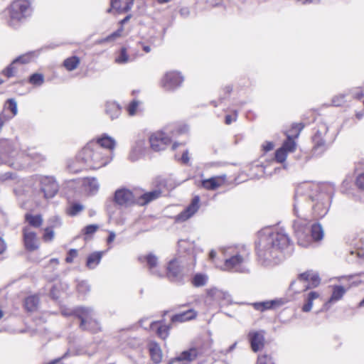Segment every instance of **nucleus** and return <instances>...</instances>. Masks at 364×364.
<instances>
[{
    "mask_svg": "<svg viewBox=\"0 0 364 364\" xmlns=\"http://www.w3.org/2000/svg\"><path fill=\"white\" fill-rule=\"evenodd\" d=\"M319 296L320 294L317 291H310L308 293L305 298V304L302 307V311L304 312L310 311L313 306V301L318 299Z\"/></svg>",
    "mask_w": 364,
    "mask_h": 364,
    "instance_id": "2f4dec72",
    "label": "nucleus"
},
{
    "mask_svg": "<svg viewBox=\"0 0 364 364\" xmlns=\"http://www.w3.org/2000/svg\"><path fill=\"white\" fill-rule=\"evenodd\" d=\"M161 195V191L159 189L153 191L145 193L141 196H138L136 203L140 205H144L151 201L157 199Z\"/></svg>",
    "mask_w": 364,
    "mask_h": 364,
    "instance_id": "393cba45",
    "label": "nucleus"
},
{
    "mask_svg": "<svg viewBox=\"0 0 364 364\" xmlns=\"http://www.w3.org/2000/svg\"><path fill=\"white\" fill-rule=\"evenodd\" d=\"M83 210V206L79 203L73 204L68 210V213L70 215L74 216L78 214Z\"/></svg>",
    "mask_w": 364,
    "mask_h": 364,
    "instance_id": "49530a36",
    "label": "nucleus"
},
{
    "mask_svg": "<svg viewBox=\"0 0 364 364\" xmlns=\"http://www.w3.org/2000/svg\"><path fill=\"white\" fill-rule=\"evenodd\" d=\"M105 112L112 119H114L120 115L121 107L114 102H107L106 103Z\"/></svg>",
    "mask_w": 364,
    "mask_h": 364,
    "instance_id": "c756f323",
    "label": "nucleus"
},
{
    "mask_svg": "<svg viewBox=\"0 0 364 364\" xmlns=\"http://www.w3.org/2000/svg\"><path fill=\"white\" fill-rule=\"evenodd\" d=\"M258 364H274L272 358L267 355H259L257 358Z\"/></svg>",
    "mask_w": 364,
    "mask_h": 364,
    "instance_id": "8fccbe9b",
    "label": "nucleus"
},
{
    "mask_svg": "<svg viewBox=\"0 0 364 364\" xmlns=\"http://www.w3.org/2000/svg\"><path fill=\"white\" fill-rule=\"evenodd\" d=\"M166 276L171 281H177L181 278V268L176 259L169 262Z\"/></svg>",
    "mask_w": 364,
    "mask_h": 364,
    "instance_id": "5701e85b",
    "label": "nucleus"
},
{
    "mask_svg": "<svg viewBox=\"0 0 364 364\" xmlns=\"http://www.w3.org/2000/svg\"><path fill=\"white\" fill-rule=\"evenodd\" d=\"M14 178V174L11 173H6L1 176V180L6 181L9 179H13Z\"/></svg>",
    "mask_w": 364,
    "mask_h": 364,
    "instance_id": "052dcab7",
    "label": "nucleus"
},
{
    "mask_svg": "<svg viewBox=\"0 0 364 364\" xmlns=\"http://www.w3.org/2000/svg\"><path fill=\"white\" fill-rule=\"evenodd\" d=\"M41 190L46 198H51L57 193L58 185L53 178L43 176L41 179Z\"/></svg>",
    "mask_w": 364,
    "mask_h": 364,
    "instance_id": "ddd939ff",
    "label": "nucleus"
},
{
    "mask_svg": "<svg viewBox=\"0 0 364 364\" xmlns=\"http://www.w3.org/2000/svg\"><path fill=\"white\" fill-rule=\"evenodd\" d=\"M334 187L331 183L315 184L304 183L299 185L295 192L294 211L297 218L304 216V209L306 203L314 200V193L319 192L316 203L312 209L315 217L322 218L328 211L330 200Z\"/></svg>",
    "mask_w": 364,
    "mask_h": 364,
    "instance_id": "f03ea898",
    "label": "nucleus"
},
{
    "mask_svg": "<svg viewBox=\"0 0 364 364\" xmlns=\"http://www.w3.org/2000/svg\"><path fill=\"white\" fill-rule=\"evenodd\" d=\"M346 291L347 288H344L341 285L332 286V294L328 301L325 304V306L329 308L331 304L341 300Z\"/></svg>",
    "mask_w": 364,
    "mask_h": 364,
    "instance_id": "b1692460",
    "label": "nucleus"
},
{
    "mask_svg": "<svg viewBox=\"0 0 364 364\" xmlns=\"http://www.w3.org/2000/svg\"><path fill=\"white\" fill-rule=\"evenodd\" d=\"M73 314L80 320V327L81 329L92 333H97L101 330L100 323L97 320L92 319L94 314L92 309L83 306L77 307Z\"/></svg>",
    "mask_w": 364,
    "mask_h": 364,
    "instance_id": "1a4fd4ad",
    "label": "nucleus"
},
{
    "mask_svg": "<svg viewBox=\"0 0 364 364\" xmlns=\"http://www.w3.org/2000/svg\"><path fill=\"white\" fill-rule=\"evenodd\" d=\"M202 353L203 350L200 348L193 347L187 350L183 351L178 356L185 364H189L192 361L195 360L198 356Z\"/></svg>",
    "mask_w": 364,
    "mask_h": 364,
    "instance_id": "4be33fe9",
    "label": "nucleus"
},
{
    "mask_svg": "<svg viewBox=\"0 0 364 364\" xmlns=\"http://www.w3.org/2000/svg\"><path fill=\"white\" fill-rule=\"evenodd\" d=\"M16 64L17 63L14 60L13 62L3 71V74L7 77L14 76L16 71Z\"/></svg>",
    "mask_w": 364,
    "mask_h": 364,
    "instance_id": "37998d69",
    "label": "nucleus"
},
{
    "mask_svg": "<svg viewBox=\"0 0 364 364\" xmlns=\"http://www.w3.org/2000/svg\"><path fill=\"white\" fill-rule=\"evenodd\" d=\"M237 112L235 111V113H234V116H231V115H227L225 117V123L227 124H231L232 122H235L236 121V119H237Z\"/></svg>",
    "mask_w": 364,
    "mask_h": 364,
    "instance_id": "4d7b16f0",
    "label": "nucleus"
},
{
    "mask_svg": "<svg viewBox=\"0 0 364 364\" xmlns=\"http://www.w3.org/2000/svg\"><path fill=\"white\" fill-rule=\"evenodd\" d=\"M168 364H185L182 360L180 359L179 356H177L176 358L172 359Z\"/></svg>",
    "mask_w": 364,
    "mask_h": 364,
    "instance_id": "680f3d73",
    "label": "nucleus"
},
{
    "mask_svg": "<svg viewBox=\"0 0 364 364\" xmlns=\"http://www.w3.org/2000/svg\"><path fill=\"white\" fill-rule=\"evenodd\" d=\"M354 97L358 99H360L363 96V92L362 90H358L354 92Z\"/></svg>",
    "mask_w": 364,
    "mask_h": 364,
    "instance_id": "0e129e2a",
    "label": "nucleus"
},
{
    "mask_svg": "<svg viewBox=\"0 0 364 364\" xmlns=\"http://www.w3.org/2000/svg\"><path fill=\"white\" fill-rule=\"evenodd\" d=\"M131 16V15H127L124 19H122L119 22L120 26H123V25L130 19Z\"/></svg>",
    "mask_w": 364,
    "mask_h": 364,
    "instance_id": "774afa93",
    "label": "nucleus"
},
{
    "mask_svg": "<svg viewBox=\"0 0 364 364\" xmlns=\"http://www.w3.org/2000/svg\"><path fill=\"white\" fill-rule=\"evenodd\" d=\"M200 198L196 196L193 198L191 204L180 214L176 216L178 222H183L192 217L199 208Z\"/></svg>",
    "mask_w": 364,
    "mask_h": 364,
    "instance_id": "dca6fc26",
    "label": "nucleus"
},
{
    "mask_svg": "<svg viewBox=\"0 0 364 364\" xmlns=\"http://www.w3.org/2000/svg\"><path fill=\"white\" fill-rule=\"evenodd\" d=\"M102 254V252H94L89 255L87 259V267L90 269H93L97 267L100 262Z\"/></svg>",
    "mask_w": 364,
    "mask_h": 364,
    "instance_id": "c9c22d12",
    "label": "nucleus"
},
{
    "mask_svg": "<svg viewBox=\"0 0 364 364\" xmlns=\"http://www.w3.org/2000/svg\"><path fill=\"white\" fill-rule=\"evenodd\" d=\"M77 256V251L75 249H71L68 253V256L65 258L67 263H72L73 259Z\"/></svg>",
    "mask_w": 364,
    "mask_h": 364,
    "instance_id": "5fc2aeb1",
    "label": "nucleus"
},
{
    "mask_svg": "<svg viewBox=\"0 0 364 364\" xmlns=\"http://www.w3.org/2000/svg\"><path fill=\"white\" fill-rule=\"evenodd\" d=\"M90 142L100 145L106 152L109 151L112 158L113 157V151L116 146V141L112 137L105 134L100 138H98L96 141Z\"/></svg>",
    "mask_w": 364,
    "mask_h": 364,
    "instance_id": "412c9836",
    "label": "nucleus"
},
{
    "mask_svg": "<svg viewBox=\"0 0 364 364\" xmlns=\"http://www.w3.org/2000/svg\"><path fill=\"white\" fill-rule=\"evenodd\" d=\"M178 248L181 252H188L189 254L195 253V244L188 240H181L178 242Z\"/></svg>",
    "mask_w": 364,
    "mask_h": 364,
    "instance_id": "473e14b6",
    "label": "nucleus"
},
{
    "mask_svg": "<svg viewBox=\"0 0 364 364\" xmlns=\"http://www.w3.org/2000/svg\"><path fill=\"white\" fill-rule=\"evenodd\" d=\"M99 228L97 225H89L83 229V232L86 235H93Z\"/></svg>",
    "mask_w": 364,
    "mask_h": 364,
    "instance_id": "09e8293b",
    "label": "nucleus"
},
{
    "mask_svg": "<svg viewBox=\"0 0 364 364\" xmlns=\"http://www.w3.org/2000/svg\"><path fill=\"white\" fill-rule=\"evenodd\" d=\"M10 23L14 25L21 22L32 14L30 0H14L9 7Z\"/></svg>",
    "mask_w": 364,
    "mask_h": 364,
    "instance_id": "6e6552de",
    "label": "nucleus"
},
{
    "mask_svg": "<svg viewBox=\"0 0 364 364\" xmlns=\"http://www.w3.org/2000/svg\"><path fill=\"white\" fill-rule=\"evenodd\" d=\"M226 181V176H213L208 179L202 181V186L210 191H214L221 186H223Z\"/></svg>",
    "mask_w": 364,
    "mask_h": 364,
    "instance_id": "6ab92c4d",
    "label": "nucleus"
},
{
    "mask_svg": "<svg viewBox=\"0 0 364 364\" xmlns=\"http://www.w3.org/2000/svg\"><path fill=\"white\" fill-rule=\"evenodd\" d=\"M298 279L300 281L307 282L309 283V285L306 287V289L316 287L321 282L318 273L312 270H309L300 274Z\"/></svg>",
    "mask_w": 364,
    "mask_h": 364,
    "instance_id": "a211bd4d",
    "label": "nucleus"
},
{
    "mask_svg": "<svg viewBox=\"0 0 364 364\" xmlns=\"http://www.w3.org/2000/svg\"><path fill=\"white\" fill-rule=\"evenodd\" d=\"M54 237V232L53 230L50 228H47L45 229V232L43 235V240L46 242H50L51 241Z\"/></svg>",
    "mask_w": 364,
    "mask_h": 364,
    "instance_id": "864d4df0",
    "label": "nucleus"
},
{
    "mask_svg": "<svg viewBox=\"0 0 364 364\" xmlns=\"http://www.w3.org/2000/svg\"><path fill=\"white\" fill-rule=\"evenodd\" d=\"M225 257H229L225 259L222 269L238 272H247L249 269L247 266V255L242 252H235L234 249L228 247L223 250Z\"/></svg>",
    "mask_w": 364,
    "mask_h": 364,
    "instance_id": "423d86ee",
    "label": "nucleus"
},
{
    "mask_svg": "<svg viewBox=\"0 0 364 364\" xmlns=\"http://www.w3.org/2000/svg\"><path fill=\"white\" fill-rule=\"evenodd\" d=\"M23 242L26 250L33 251L38 248L36 234L29 227L23 229Z\"/></svg>",
    "mask_w": 364,
    "mask_h": 364,
    "instance_id": "4468645a",
    "label": "nucleus"
},
{
    "mask_svg": "<svg viewBox=\"0 0 364 364\" xmlns=\"http://www.w3.org/2000/svg\"><path fill=\"white\" fill-rule=\"evenodd\" d=\"M133 3L134 0H112L111 7L107 11L114 10L118 14L125 13L132 9Z\"/></svg>",
    "mask_w": 364,
    "mask_h": 364,
    "instance_id": "aec40b11",
    "label": "nucleus"
},
{
    "mask_svg": "<svg viewBox=\"0 0 364 364\" xmlns=\"http://www.w3.org/2000/svg\"><path fill=\"white\" fill-rule=\"evenodd\" d=\"M207 277L205 274H197L194 276L192 279V284L195 287H202L206 284Z\"/></svg>",
    "mask_w": 364,
    "mask_h": 364,
    "instance_id": "a19ab883",
    "label": "nucleus"
},
{
    "mask_svg": "<svg viewBox=\"0 0 364 364\" xmlns=\"http://www.w3.org/2000/svg\"><path fill=\"white\" fill-rule=\"evenodd\" d=\"M313 142L314 144V149L315 151L321 153L324 151L326 143L323 137L321 132H317L313 136Z\"/></svg>",
    "mask_w": 364,
    "mask_h": 364,
    "instance_id": "7c9ffc66",
    "label": "nucleus"
},
{
    "mask_svg": "<svg viewBox=\"0 0 364 364\" xmlns=\"http://www.w3.org/2000/svg\"><path fill=\"white\" fill-rule=\"evenodd\" d=\"M138 195L131 191L122 188L116 191L114 195L115 202L120 205L128 206L136 203Z\"/></svg>",
    "mask_w": 364,
    "mask_h": 364,
    "instance_id": "f8f14e48",
    "label": "nucleus"
},
{
    "mask_svg": "<svg viewBox=\"0 0 364 364\" xmlns=\"http://www.w3.org/2000/svg\"><path fill=\"white\" fill-rule=\"evenodd\" d=\"M141 154V149L135 147L132 150V151L129 154V159L132 161H136L139 158Z\"/></svg>",
    "mask_w": 364,
    "mask_h": 364,
    "instance_id": "3c124183",
    "label": "nucleus"
},
{
    "mask_svg": "<svg viewBox=\"0 0 364 364\" xmlns=\"http://www.w3.org/2000/svg\"><path fill=\"white\" fill-rule=\"evenodd\" d=\"M139 259L141 262H146L151 274L162 277V274L158 270V258L156 255L150 253L145 256H140Z\"/></svg>",
    "mask_w": 364,
    "mask_h": 364,
    "instance_id": "f3484780",
    "label": "nucleus"
},
{
    "mask_svg": "<svg viewBox=\"0 0 364 364\" xmlns=\"http://www.w3.org/2000/svg\"><path fill=\"white\" fill-rule=\"evenodd\" d=\"M263 149L265 151H271L274 148V144L272 142H270V141H266L263 146Z\"/></svg>",
    "mask_w": 364,
    "mask_h": 364,
    "instance_id": "13d9d810",
    "label": "nucleus"
},
{
    "mask_svg": "<svg viewBox=\"0 0 364 364\" xmlns=\"http://www.w3.org/2000/svg\"><path fill=\"white\" fill-rule=\"evenodd\" d=\"M124 31L123 26H120L119 29H117L116 31L113 32L106 38L102 39L100 41V43H105V42H109V41H114L116 39L120 38L122 36V33Z\"/></svg>",
    "mask_w": 364,
    "mask_h": 364,
    "instance_id": "ea45409f",
    "label": "nucleus"
},
{
    "mask_svg": "<svg viewBox=\"0 0 364 364\" xmlns=\"http://www.w3.org/2000/svg\"><path fill=\"white\" fill-rule=\"evenodd\" d=\"M181 160L185 164H187L189 162V156H188V150H186L185 151H183L182 156L181 158Z\"/></svg>",
    "mask_w": 364,
    "mask_h": 364,
    "instance_id": "bf43d9fd",
    "label": "nucleus"
},
{
    "mask_svg": "<svg viewBox=\"0 0 364 364\" xmlns=\"http://www.w3.org/2000/svg\"><path fill=\"white\" fill-rule=\"evenodd\" d=\"M275 301H264L261 303H256L254 304L255 307L257 310L264 311L266 309H271L273 305L275 304Z\"/></svg>",
    "mask_w": 364,
    "mask_h": 364,
    "instance_id": "a18cd8bd",
    "label": "nucleus"
},
{
    "mask_svg": "<svg viewBox=\"0 0 364 364\" xmlns=\"http://www.w3.org/2000/svg\"><path fill=\"white\" fill-rule=\"evenodd\" d=\"M248 338L254 352H257L263 348L264 346V332L263 331H250Z\"/></svg>",
    "mask_w": 364,
    "mask_h": 364,
    "instance_id": "2eb2a0df",
    "label": "nucleus"
},
{
    "mask_svg": "<svg viewBox=\"0 0 364 364\" xmlns=\"http://www.w3.org/2000/svg\"><path fill=\"white\" fill-rule=\"evenodd\" d=\"M80 64V58L77 56H73L65 59L63 62V65L65 68L69 70L72 71L77 68Z\"/></svg>",
    "mask_w": 364,
    "mask_h": 364,
    "instance_id": "4c0bfd02",
    "label": "nucleus"
},
{
    "mask_svg": "<svg viewBox=\"0 0 364 364\" xmlns=\"http://www.w3.org/2000/svg\"><path fill=\"white\" fill-rule=\"evenodd\" d=\"M148 348L151 360L155 364L161 363L163 354L160 346L156 342L151 341L149 343Z\"/></svg>",
    "mask_w": 364,
    "mask_h": 364,
    "instance_id": "a878e982",
    "label": "nucleus"
},
{
    "mask_svg": "<svg viewBox=\"0 0 364 364\" xmlns=\"http://www.w3.org/2000/svg\"><path fill=\"white\" fill-rule=\"evenodd\" d=\"M361 283V281L360 280H358V279H353L352 282H350V283L347 286V289H348L349 288H350L351 287H353V286H358V284H360Z\"/></svg>",
    "mask_w": 364,
    "mask_h": 364,
    "instance_id": "e2e57ef3",
    "label": "nucleus"
},
{
    "mask_svg": "<svg viewBox=\"0 0 364 364\" xmlns=\"http://www.w3.org/2000/svg\"><path fill=\"white\" fill-rule=\"evenodd\" d=\"M82 186L85 191L94 194L99 189V183L95 178H86L83 179Z\"/></svg>",
    "mask_w": 364,
    "mask_h": 364,
    "instance_id": "c85d7f7f",
    "label": "nucleus"
},
{
    "mask_svg": "<svg viewBox=\"0 0 364 364\" xmlns=\"http://www.w3.org/2000/svg\"><path fill=\"white\" fill-rule=\"evenodd\" d=\"M139 105L140 102L138 100H134L132 101L127 108L128 114L130 116L135 115L138 112Z\"/></svg>",
    "mask_w": 364,
    "mask_h": 364,
    "instance_id": "79ce46f5",
    "label": "nucleus"
},
{
    "mask_svg": "<svg viewBox=\"0 0 364 364\" xmlns=\"http://www.w3.org/2000/svg\"><path fill=\"white\" fill-rule=\"evenodd\" d=\"M34 57V52L28 53L26 54H23L17 58L15 59V62L17 63H21L22 64L28 63H29L31 59Z\"/></svg>",
    "mask_w": 364,
    "mask_h": 364,
    "instance_id": "c03bdc74",
    "label": "nucleus"
},
{
    "mask_svg": "<svg viewBox=\"0 0 364 364\" xmlns=\"http://www.w3.org/2000/svg\"><path fill=\"white\" fill-rule=\"evenodd\" d=\"M304 127V125L301 123L292 126L290 133L287 134V139L284 141L282 147L275 152V159L277 162L283 163L286 160L287 154L295 151L296 144L294 139L299 136Z\"/></svg>",
    "mask_w": 364,
    "mask_h": 364,
    "instance_id": "0eeeda50",
    "label": "nucleus"
},
{
    "mask_svg": "<svg viewBox=\"0 0 364 364\" xmlns=\"http://www.w3.org/2000/svg\"><path fill=\"white\" fill-rule=\"evenodd\" d=\"M77 161L85 166L97 169L108 164L112 161V156L106 152L100 145L88 143L78 154Z\"/></svg>",
    "mask_w": 364,
    "mask_h": 364,
    "instance_id": "7ed1b4c3",
    "label": "nucleus"
},
{
    "mask_svg": "<svg viewBox=\"0 0 364 364\" xmlns=\"http://www.w3.org/2000/svg\"><path fill=\"white\" fill-rule=\"evenodd\" d=\"M38 298L36 296H30L25 299L24 306L28 311H33L38 304Z\"/></svg>",
    "mask_w": 364,
    "mask_h": 364,
    "instance_id": "e433bc0d",
    "label": "nucleus"
},
{
    "mask_svg": "<svg viewBox=\"0 0 364 364\" xmlns=\"http://www.w3.org/2000/svg\"><path fill=\"white\" fill-rule=\"evenodd\" d=\"M183 77L178 72L170 71L166 73L161 78V86L167 91H173L181 86Z\"/></svg>",
    "mask_w": 364,
    "mask_h": 364,
    "instance_id": "9b49d317",
    "label": "nucleus"
},
{
    "mask_svg": "<svg viewBox=\"0 0 364 364\" xmlns=\"http://www.w3.org/2000/svg\"><path fill=\"white\" fill-rule=\"evenodd\" d=\"M6 249V245L4 240L0 238V254L2 253Z\"/></svg>",
    "mask_w": 364,
    "mask_h": 364,
    "instance_id": "338daca9",
    "label": "nucleus"
},
{
    "mask_svg": "<svg viewBox=\"0 0 364 364\" xmlns=\"http://www.w3.org/2000/svg\"><path fill=\"white\" fill-rule=\"evenodd\" d=\"M345 95H339L337 96H335L332 99V105L333 106H340L345 102Z\"/></svg>",
    "mask_w": 364,
    "mask_h": 364,
    "instance_id": "6e6d98bb",
    "label": "nucleus"
},
{
    "mask_svg": "<svg viewBox=\"0 0 364 364\" xmlns=\"http://www.w3.org/2000/svg\"><path fill=\"white\" fill-rule=\"evenodd\" d=\"M130 60L131 59L129 58L125 48H122L120 50L118 55L115 58V63L118 64H125Z\"/></svg>",
    "mask_w": 364,
    "mask_h": 364,
    "instance_id": "58836bf2",
    "label": "nucleus"
},
{
    "mask_svg": "<svg viewBox=\"0 0 364 364\" xmlns=\"http://www.w3.org/2000/svg\"><path fill=\"white\" fill-rule=\"evenodd\" d=\"M258 235L257 251L265 265L278 264L285 254H290L292 251L291 240L283 229L265 228L259 232Z\"/></svg>",
    "mask_w": 364,
    "mask_h": 364,
    "instance_id": "f257e3e1",
    "label": "nucleus"
},
{
    "mask_svg": "<svg viewBox=\"0 0 364 364\" xmlns=\"http://www.w3.org/2000/svg\"><path fill=\"white\" fill-rule=\"evenodd\" d=\"M25 219L31 226L34 228H39L43 224V218L41 215L26 213L25 215Z\"/></svg>",
    "mask_w": 364,
    "mask_h": 364,
    "instance_id": "f704fd0d",
    "label": "nucleus"
},
{
    "mask_svg": "<svg viewBox=\"0 0 364 364\" xmlns=\"http://www.w3.org/2000/svg\"><path fill=\"white\" fill-rule=\"evenodd\" d=\"M4 112H10L9 114L4 116L5 120H9L14 118L18 113L17 103L14 99L7 100L4 105Z\"/></svg>",
    "mask_w": 364,
    "mask_h": 364,
    "instance_id": "bb28decb",
    "label": "nucleus"
},
{
    "mask_svg": "<svg viewBox=\"0 0 364 364\" xmlns=\"http://www.w3.org/2000/svg\"><path fill=\"white\" fill-rule=\"evenodd\" d=\"M90 286L85 282H81L77 284V291L81 294H86L90 291Z\"/></svg>",
    "mask_w": 364,
    "mask_h": 364,
    "instance_id": "603ef678",
    "label": "nucleus"
},
{
    "mask_svg": "<svg viewBox=\"0 0 364 364\" xmlns=\"http://www.w3.org/2000/svg\"><path fill=\"white\" fill-rule=\"evenodd\" d=\"M197 313L193 309H188L184 312L176 314L172 316L171 321L175 322H185L196 317Z\"/></svg>",
    "mask_w": 364,
    "mask_h": 364,
    "instance_id": "cd10ccee",
    "label": "nucleus"
},
{
    "mask_svg": "<svg viewBox=\"0 0 364 364\" xmlns=\"http://www.w3.org/2000/svg\"><path fill=\"white\" fill-rule=\"evenodd\" d=\"M28 158L36 161H40L43 159V156L40 154L34 151L25 154L22 151L11 149L9 146L5 152L1 154L0 164L5 163L16 169H20L28 164L27 161Z\"/></svg>",
    "mask_w": 364,
    "mask_h": 364,
    "instance_id": "39448f33",
    "label": "nucleus"
},
{
    "mask_svg": "<svg viewBox=\"0 0 364 364\" xmlns=\"http://www.w3.org/2000/svg\"><path fill=\"white\" fill-rule=\"evenodd\" d=\"M114 238H115L114 232H109V235L108 239H107V242L108 243L112 242V241H114Z\"/></svg>",
    "mask_w": 364,
    "mask_h": 364,
    "instance_id": "69168bd1",
    "label": "nucleus"
},
{
    "mask_svg": "<svg viewBox=\"0 0 364 364\" xmlns=\"http://www.w3.org/2000/svg\"><path fill=\"white\" fill-rule=\"evenodd\" d=\"M29 82L33 85H40L43 82V76L41 74L34 73L30 77Z\"/></svg>",
    "mask_w": 364,
    "mask_h": 364,
    "instance_id": "de8ad7c7",
    "label": "nucleus"
},
{
    "mask_svg": "<svg viewBox=\"0 0 364 364\" xmlns=\"http://www.w3.org/2000/svg\"><path fill=\"white\" fill-rule=\"evenodd\" d=\"M308 224V220L304 217L297 218L293 223V228L298 240V244L303 247H307L311 243V239L318 241L323 237V231L319 224L311 225V236H309Z\"/></svg>",
    "mask_w": 364,
    "mask_h": 364,
    "instance_id": "20e7f679",
    "label": "nucleus"
},
{
    "mask_svg": "<svg viewBox=\"0 0 364 364\" xmlns=\"http://www.w3.org/2000/svg\"><path fill=\"white\" fill-rule=\"evenodd\" d=\"M150 328L152 330L156 328L157 335L163 339H165L168 335V327L166 325L160 324L159 322H151Z\"/></svg>",
    "mask_w": 364,
    "mask_h": 364,
    "instance_id": "72a5a7b5",
    "label": "nucleus"
},
{
    "mask_svg": "<svg viewBox=\"0 0 364 364\" xmlns=\"http://www.w3.org/2000/svg\"><path fill=\"white\" fill-rule=\"evenodd\" d=\"M171 142V136L164 131L154 132L149 137L150 146L154 151L164 150Z\"/></svg>",
    "mask_w": 364,
    "mask_h": 364,
    "instance_id": "9d476101",
    "label": "nucleus"
}]
</instances>
